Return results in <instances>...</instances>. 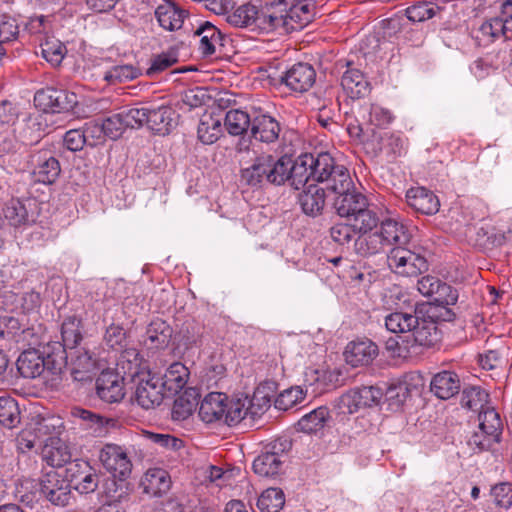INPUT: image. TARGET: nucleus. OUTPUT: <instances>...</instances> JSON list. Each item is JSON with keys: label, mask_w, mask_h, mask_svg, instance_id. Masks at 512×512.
I'll return each instance as SVG.
<instances>
[{"label": "nucleus", "mask_w": 512, "mask_h": 512, "mask_svg": "<svg viewBox=\"0 0 512 512\" xmlns=\"http://www.w3.org/2000/svg\"><path fill=\"white\" fill-rule=\"evenodd\" d=\"M313 18L311 0H276L260 10L255 5H241L228 14L227 22L235 27L255 25L266 31L283 28L289 32L303 29Z\"/></svg>", "instance_id": "f257e3e1"}, {"label": "nucleus", "mask_w": 512, "mask_h": 512, "mask_svg": "<svg viewBox=\"0 0 512 512\" xmlns=\"http://www.w3.org/2000/svg\"><path fill=\"white\" fill-rule=\"evenodd\" d=\"M240 180L243 184L259 188L265 184L281 185L285 173V164L281 157L259 152L254 147L240 151Z\"/></svg>", "instance_id": "f03ea898"}, {"label": "nucleus", "mask_w": 512, "mask_h": 512, "mask_svg": "<svg viewBox=\"0 0 512 512\" xmlns=\"http://www.w3.org/2000/svg\"><path fill=\"white\" fill-rule=\"evenodd\" d=\"M68 356L59 344L48 345L43 353L36 349L22 352L17 359V369L24 378H37L49 371H60Z\"/></svg>", "instance_id": "7ed1b4c3"}, {"label": "nucleus", "mask_w": 512, "mask_h": 512, "mask_svg": "<svg viewBox=\"0 0 512 512\" xmlns=\"http://www.w3.org/2000/svg\"><path fill=\"white\" fill-rule=\"evenodd\" d=\"M316 182H325L326 188L335 194L352 190L354 182L349 170L335 163L329 153L317 155Z\"/></svg>", "instance_id": "20e7f679"}, {"label": "nucleus", "mask_w": 512, "mask_h": 512, "mask_svg": "<svg viewBox=\"0 0 512 512\" xmlns=\"http://www.w3.org/2000/svg\"><path fill=\"white\" fill-rule=\"evenodd\" d=\"M281 161H283V164H285L287 168L283 176V183L289 180L291 185L296 190H299L306 188L307 185L316 181L315 168L317 165V157H314L312 154L302 155L294 162L288 156H281Z\"/></svg>", "instance_id": "39448f33"}, {"label": "nucleus", "mask_w": 512, "mask_h": 512, "mask_svg": "<svg viewBox=\"0 0 512 512\" xmlns=\"http://www.w3.org/2000/svg\"><path fill=\"white\" fill-rule=\"evenodd\" d=\"M389 268L400 275L414 277L428 270L426 258L401 246L392 248L387 255Z\"/></svg>", "instance_id": "423d86ee"}, {"label": "nucleus", "mask_w": 512, "mask_h": 512, "mask_svg": "<svg viewBox=\"0 0 512 512\" xmlns=\"http://www.w3.org/2000/svg\"><path fill=\"white\" fill-rule=\"evenodd\" d=\"M502 428L500 415L487 406L479 412L480 433H475L470 441L481 450H489L493 444L500 442Z\"/></svg>", "instance_id": "0eeeda50"}, {"label": "nucleus", "mask_w": 512, "mask_h": 512, "mask_svg": "<svg viewBox=\"0 0 512 512\" xmlns=\"http://www.w3.org/2000/svg\"><path fill=\"white\" fill-rule=\"evenodd\" d=\"M134 400L144 409L160 405L164 398L165 383L156 375L142 373L137 376Z\"/></svg>", "instance_id": "6e6552de"}, {"label": "nucleus", "mask_w": 512, "mask_h": 512, "mask_svg": "<svg viewBox=\"0 0 512 512\" xmlns=\"http://www.w3.org/2000/svg\"><path fill=\"white\" fill-rule=\"evenodd\" d=\"M134 111H139V114L142 112V116L137 120L136 128L145 124L154 133L167 135L176 125V113L169 106L134 108Z\"/></svg>", "instance_id": "1a4fd4ad"}, {"label": "nucleus", "mask_w": 512, "mask_h": 512, "mask_svg": "<svg viewBox=\"0 0 512 512\" xmlns=\"http://www.w3.org/2000/svg\"><path fill=\"white\" fill-rule=\"evenodd\" d=\"M64 477L81 494L94 492L98 487V475L89 462L76 459L68 463L64 468Z\"/></svg>", "instance_id": "9d476101"}, {"label": "nucleus", "mask_w": 512, "mask_h": 512, "mask_svg": "<svg viewBox=\"0 0 512 512\" xmlns=\"http://www.w3.org/2000/svg\"><path fill=\"white\" fill-rule=\"evenodd\" d=\"M34 103L44 112H68L77 104V96L73 92L47 87L36 92Z\"/></svg>", "instance_id": "9b49d317"}, {"label": "nucleus", "mask_w": 512, "mask_h": 512, "mask_svg": "<svg viewBox=\"0 0 512 512\" xmlns=\"http://www.w3.org/2000/svg\"><path fill=\"white\" fill-rule=\"evenodd\" d=\"M480 38L487 43L503 36L506 40L512 39V0H506L501 5L500 15L491 18L479 28Z\"/></svg>", "instance_id": "f8f14e48"}, {"label": "nucleus", "mask_w": 512, "mask_h": 512, "mask_svg": "<svg viewBox=\"0 0 512 512\" xmlns=\"http://www.w3.org/2000/svg\"><path fill=\"white\" fill-rule=\"evenodd\" d=\"M71 484L62 472L51 469L46 472L40 482V493L52 504L65 506L70 500Z\"/></svg>", "instance_id": "ddd939ff"}, {"label": "nucleus", "mask_w": 512, "mask_h": 512, "mask_svg": "<svg viewBox=\"0 0 512 512\" xmlns=\"http://www.w3.org/2000/svg\"><path fill=\"white\" fill-rule=\"evenodd\" d=\"M382 397L383 391L379 387H356L349 390L341 397V408L346 409L349 414H354L361 409L378 405Z\"/></svg>", "instance_id": "4468645a"}, {"label": "nucleus", "mask_w": 512, "mask_h": 512, "mask_svg": "<svg viewBox=\"0 0 512 512\" xmlns=\"http://www.w3.org/2000/svg\"><path fill=\"white\" fill-rule=\"evenodd\" d=\"M98 458L103 467L118 479L124 480L131 473V461L119 445L106 444L100 449Z\"/></svg>", "instance_id": "2eb2a0df"}, {"label": "nucleus", "mask_w": 512, "mask_h": 512, "mask_svg": "<svg viewBox=\"0 0 512 512\" xmlns=\"http://www.w3.org/2000/svg\"><path fill=\"white\" fill-rule=\"evenodd\" d=\"M404 139L395 133H374L372 138L364 143L367 153L373 156L385 154L389 158L401 155L404 150Z\"/></svg>", "instance_id": "dca6fc26"}, {"label": "nucleus", "mask_w": 512, "mask_h": 512, "mask_svg": "<svg viewBox=\"0 0 512 512\" xmlns=\"http://www.w3.org/2000/svg\"><path fill=\"white\" fill-rule=\"evenodd\" d=\"M251 136L265 144L275 143L281 133V125L277 119L262 111L252 114Z\"/></svg>", "instance_id": "f3484780"}, {"label": "nucleus", "mask_w": 512, "mask_h": 512, "mask_svg": "<svg viewBox=\"0 0 512 512\" xmlns=\"http://www.w3.org/2000/svg\"><path fill=\"white\" fill-rule=\"evenodd\" d=\"M3 215L14 227L29 225L36 220V201L31 198L11 199L3 208Z\"/></svg>", "instance_id": "a211bd4d"}, {"label": "nucleus", "mask_w": 512, "mask_h": 512, "mask_svg": "<svg viewBox=\"0 0 512 512\" xmlns=\"http://www.w3.org/2000/svg\"><path fill=\"white\" fill-rule=\"evenodd\" d=\"M316 80V72L312 65L299 62L292 65L281 76V82L290 90L303 93L308 91Z\"/></svg>", "instance_id": "6ab92c4d"}, {"label": "nucleus", "mask_w": 512, "mask_h": 512, "mask_svg": "<svg viewBox=\"0 0 512 512\" xmlns=\"http://www.w3.org/2000/svg\"><path fill=\"white\" fill-rule=\"evenodd\" d=\"M67 356L70 359L71 375L76 381L91 380L98 370L96 358L84 348L70 350Z\"/></svg>", "instance_id": "aec40b11"}, {"label": "nucleus", "mask_w": 512, "mask_h": 512, "mask_svg": "<svg viewBox=\"0 0 512 512\" xmlns=\"http://www.w3.org/2000/svg\"><path fill=\"white\" fill-rule=\"evenodd\" d=\"M96 393L107 403L120 402L125 396L123 379L113 371H103L96 380Z\"/></svg>", "instance_id": "412c9836"}, {"label": "nucleus", "mask_w": 512, "mask_h": 512, "mask_svg": "<svg viewBox=\"0 0 512 512\" xmlns=\"http://www.w3.org/2000/svg\"><path fill=\"white\" fill-rule=\"evenodd\" d=\"M172 334V327L166 321L156 318L147 326L142 342L147 350H162L169 345Z\"/></svg>", "instance_id": "4be33fe9"}, {"label": "nucleus", "mask_w": 512, "mask_h": 512, "mask_svg": "<svg viewBox=\"0 0 512 512\" xmlns=\"http://www.w3.org/2000/svg\"><path fill=\"white\" fill-rule=\"evenodd\" d=\"M378 355V347L369 339L350 342L344 352L345 360L353 367L368 365Z\"/></svg>", "instance_id": "5701e85b"}, {"label": "nucleus", "mask_w": 512, "mask_h": 512, "mask_svg": "<svg viewBox=\"0 0 512 512\" xmlns=\"http://www.w3.org/2000/svg\"><path fill=\"white\" fill-rule=\"evenodd\" d=\"M406 201L416 212L425 215H434L440 208L438 197L424 187L410 188L406 193Z\"/></svg>", "instance_id": "b1692460"}, {"label": "nucleus", "mask_w": 512, "mask_h": 512, "mask_svg": "<svg viewBox=\"0 0 512 512\" xmlns=\"http://www.w3.org/2000/svg\"><path fill=\"white\" fill-rule=\"evenodd\" d=\"M142 116L134 108L113 114L102 120L106 137L118 139L127 128H136L137 120Z\"/></svg>", "instance_id": "393cba45"}, {"label": "nucleus", "mask_w": 512, "mask_h": 512, "mask_svg": "<svg viewBox=\"0 0 512 512\" xmlns=\"http://www.w3.org/2000/svg\"><path fill=\"white\" fill-rule=\"evenodd\" d=\"M227 400V396L219 392H212L206 395L199 407V417L201 420L206 423L223 421Z\"/></svg>", "instance_id": "a878e982"}, {"label": "nucleus", "mask_w": 512, "mask_h": 512, "mask_svg": "<svg viewBox=\"0 0 512 512\" xmlns=\"http://www.w3.org/2000/svg\"><path fill=\"white\" fill-rule=\"evenodd\" d=\"M368 204L366 196L357 192L354 187L348 192L338 194L334 202L337 214L349 219L361 212Z\"/></svg>", "instance_id": "bb28decb"}, {"label": "nucleus", "mask_w": 512, "mask_h": 512, "mask_svg": "<svg viewBox=\"0 0 512 512\" xmlns=\"http://www.w3.org/2000/svg\"><path fill=\"white\" fill-rule=\"evenodd\" d=\"M413 346L431 348L437 345L442 338V332L438 326L427 317L419 319L412 330Z\"/></svg>", "instance_id": "cd10ccee"}, {"label": "nucleus", "mask_w": 512, "mask_h": 512, "mask_svg": "<svg viewBox=\"0 0 512 512\" xmlns=\"http://www.w3.org/2000/svg\"><path fill=\"white\" fill-rule=\"evenodd\" d=\"M430 389L435 396L446 400L459 392L460 379L455 372L441 371L433 376Z\"/></svg>", "instance_id": "c85d7f7f"}, {"label": "nucleus", "mask_w": 512, "mask_h": 512, "mask_svg": "<svg viewBox=\"0 0 512 512\" xmlns=\"http://www.w3.org/2000/svg\"><path fill=\"white\" fill-rule=\"evenodd\" d=\"M341 86L351 99H360L370 93V83L356 68H348L341 78Z\"/></svg>", "instance_id": "c756f323"}, {"label": "nucleus", "mask_w": 512, "mask_h": 512, "mask_svg": "<svg viewBox=\"0 0 512 512\" xmlns=\"http://www.w3.org/2000/svg\"><path fill=\"white\" fill-rule=\"evenodd\" d=\"M171 483L169 473L162 468L148 469L141 480L144 492L153 496L166 493Z\"/></svg>", "instance_id": "7c9ffc66"}, {"label": "nucleus", "mask_w": 512, "mask_h": 512, "mask_svg": "<svg viewBox=\"0 0 512 512\" xmlns=\"http://www.w3.org/2000/svg\"><path fill=\"white\" fill-rule=\"evenodd\" d=\"M380 236L383 238L385 246L397 245L401 246L408 243L410 234L406 227L392 218H386L380 222L378 230Z\"/></svg>", "instance_id": "2f4dec72"}, {"label": "nucleus", "mask_w": 512, "mask_h": 512, "mask_svg": "<svg viewBox=\"0 0 512 512\" xmlns=\"http://www.w3.org/2000/svg\"><path fill=\"white\" fill-rule=\"evenodd\" d=\"M299 203L305 214L319 215L325 206V190L315 183L307 185L299 195Z\"/></svg>", "instance_id": "473e14b6"}, {"label": "nucleus", "mask_w": 512, "mask_h": 512, "mask_svg": "<svg viewBox=\"0 0 512 512\" xmlns=\"http://www.w3.org/2000/svg\"><path fill=\"white\" fill-rule=\"evenodd\" d=\"M82 328L80 318L75 315L66 317L61 325L62 343L55 342L54 344L61 345L66 354L67 350L76 349L83 338Z\"/></svg>", "instance_id": "72a5a7b5"}, {"label": "nucleus", "mask_w": 512, "mask_h": 512, "mask_svg": "<svg viewBox=\"0 0 512 512\" xmlns=\"http://www.w3.org/2000/svg\"><path fill=\"white\" fill-rule=\"evenodd\" d=\"M421 318L419 305H417L414 313L397 311L388 314L385 317V326L388 331L396 334L412 332L415 324H417Z\"/></svg>", "instance_id": "f704fd0d"}, {"label": "nucleus", "mask_w": 512, "mask_h": 512, "mask_svg": "<svg viewBox=\"0 0 512 512\" xmlns=\"http://www.w3.org/2000/svg\"><path fill=\"white\" fill-rule=\"evenodd\" d=\"M155 16L161 27L172 31L182 27L186 11L167 1L156 8Z\"/></svg>", "instance_id": "c9c22d12"}, {"label": "nucleus", "mask_w": 512, "mask_h": 512, "mask_svg": "<svg viewBox=\"0 0 512 512\" xmlns=\"http://www.w3.org/2000/svg\"><path fill=\"white\" fill-rule=\"evenodd\" d=\"M195 35L200 37L199 50L204 56L213 55L216 51V46L223 45V37L220 30L208 21L199 25Z\"/></svg>", "instance_id": "e433bc0d"}, {"label": "nucleus", "mask_w": 512, "mask_h": 512, "mask_svg": "<svg viewBox=\"0 0 512 512\" xmlns=\"http://www.w3.org/2000/svg\"><path fill=\"white\" fill-rule=\"evenodd\" d=\"M199 393L196 388H187L174 400L172 416L175 420L187 419L199 404Z\"/></svg>", "instance_id": "4c0bfd02"}, {"label": "nucleus", "mask_w": 512, "mask_h": 512, "mask_svg": "<svg viewBox=\"0 0 512 512\" xmlns=\"http://www.w3.org/2000/svg\"><path fill=\"white\" fill-rule=\"evenodd\" d=\"M355 252L362 257H369L383 252L386 248L378 230L360 234L354 243Z\"/></svg>", "instance_id": "58836bf2"}, {"label": "nucleus", "mask_w": 512, "mask_h": 512, "mask_svg": "<svg viewBox=\"0 0 512 512\" xmlns=\"http://www.w3.org/2000/svg\"><path fill=\"white\" fill-rule=\"evenodd\" d=\"M188 378V368L180 362H174L168 367L164 377L161 379L163 383H165V389L173 393H178L185 387Z\"/></svg>", "instance_id": "ea45409f"}, {"label": "nucleus", "mask_w": 512, "mask_h": 512, "mask_svg": "<svg viewBox=\"0 0 512 512\" xmlns=\"http://www.w3.org/2000/svg\"><path fill=\"white\" fill-rule=\"evenodd\" d=\"M76 415L83 421L84 428L95 437L105 436L108 433L109 425L114 422L112 419L104 418L84 409L78 410Z\"/></svg>", "instance_id": "a19ab883"}, {"label": "nucleus", "mask_w": 512, "mask_h": 512, "mask_svg": "<svg viewBox=\"0 0 512 512\" xmlns=\"http://www.w3.org/2000/svg\"><path fill=\"white\" fill-rule=\"evenodd\" d=\"M252 115L239 109H233L226 113L225 126L231 135H242L251 130Z\"/></svg>", "instance_id": "79ce46f5"}, {"label": "nucleus", "mask_w": 512, "mask_h": 512, "mask_svg": "<svg viewBox=\"0 0 512 512\" xmlns=\"http://www.w3.org/2000/svg\"><path fill=\"white\" fill-rule=\"evenodd\" d=\"M328 417V409L326 407H318L299 419L297 422L298 430L304 433L317 432L324 427Z\"/></svg>", "instance_id": "37998d69"}, {"label": "nucleus", "mask_w": 512, "mask_h": 512, "mask_svg": "<svg viewBox=\"0 0 512 512\" xmlns=\"http://www.w3.org/2000/svg\"><path fill=\"white\" fill-rule=\"evenodd\" d=\"M198 138L204 144H213L222 133L221 119L213 115H204L198 125Z\"/></svg>", "instance_id": "c03bdc74"}, {"label": "nucleus", "mask_w": 512, "mask_h": 512, "mask_svg": "<svg viewBox=\"0 0 512 512\" xmlns=\"http://www.w3.org/2000/svg\"><path fill=\"white\" fill-rule=\"evenodd\" d=\"M61 167L59 161L50 156L48 158L38 157V165L34 170L37 180L44 184H52L59 177Z\"/></svg>", "instance_id": "a18cd8bd"}, {"label": "nucleus", "mask_w": 512, "mask_h": 512, "mask_svg": "<svg viewBox=\"0 0 512 512\" xmlns=\"http://www.w3.org/2000/svg\"><path fill=\"white\" fill-rule=\"evenodd\" d=\"M251 401L248 398L227 400V408L224 412L223 422L229 426H235L239 424L246 416L251 413L248 405Z\"/></svg>", "instance_id": "49530a36"}, {"label": "nucleus", "mask_w": 512, "mask_h": 512, "mask_svg": "<svg viewBox=\"0 0 512 512\" xmlns=\"http://www.w3.org/2000/svg\"><path fill=\"white\" fill-rule=\"evenodd\" d=\"M488 393L479 386L464 388L461 396V405L470 410L482 411L488 404Z\"/></svg>", "instance_id": "de8ad7c7"}, {"label": "nucleus", "mask_w": 512, "mask_h": 512, "mask_svg": "<svg viewBox=\"0 0 512 512\" xmlns=\"http://www.w3.org/2000/svg\"><path fill=\"white\" fill-rule=\"evenodd\" d=\"M449 306L439 303H422L419 304V314L421 317L429 318L436 325L439 322H449L455 317V313Z\"/></svg>", "instance_id": "09e8293b"}, {"label": "nucleus", "mask_w": 512, "mask_h": 512, "mask_svg": "<svg viewBox=\"0 0 512 512\" xmlns=\"http://www.w3.org/2000/svg\"><path fill=\"white\" fill-rule=\"evenodd\" d=\"M202 326L194 321L185 322L176 335L178 344L185 349L197 347L201 344Z\"/></svg>", "instance_id": "8fccbe9b"}, {"label": "nucleus", "mask_w": 512, "mask_h": 512, "mask_svg": "<svg viewBox=\"0 0 512 512\" xmlns=\"http://www.w3.org/2000/svg\"><path fill=\"white\" fill-rule=\"evenodd\" d=\"M285 504V496L280 488H268L258 498L257 507L262 512H279Z\"/></svg>", "instance_id": "3c124183"}, {"label": "nucleus", "mask_w": 512, "mask_h": 512, "mask_svg": "<svg viewBox=\"0 0 512 512\" xmlns=\"http://www.w3.org/2000/svg\"><path fill=\"white\" fill-rule=\"evenodd\" d=\"M282 464L275 456L263 452L254 460L253 470L260 476L272 477L280 472Z\"/></svg>", "instance_id": "603ef678"}, {"label": "nucleus", "mask_w": 512, "mask_h": 512, "mask_svg": "<svg viewBox=\"0 0 512 512\" xmlns=\"http://www.w3.org/2000/svg\"><path fill=\"white\" fill-rule=\"evenodd\" d=\"M306 392L300 386H293L283 390L275 399L274 406L278 410L286 411L304 400Z\"/></svg>", "instance_id": "864d4df0"}, {"label": "nucleus", "mask_w": 512, "mask_h": 512, "mask_svg": "<svg viewBox=\"0 0 512 512\" xmlns=\"http://www.w3.org/2000/svg\"><path fill=\"white\" fill-rule=\"evenodd\" d=\"M351 220L353 221L352 225L356 233L359 234L371 232L374 228H377L378 224L381 222L376 212L369 208V204Z\"/></svg>", "instance_id": "5fc2aeb1"}, {"label": "nucleus", "mask_w": 512, "mask_h": 512, "mask_svg": "<svg viewBox=\"0 0 512 512\" xmlns=\"http://www.w3.org/2000/svg\"><path fill=\"white\" fill-rule=\"evenodd\" d=\"M66 52V46L57 39H46L45 42L41 44L42 56L53 66L60 65Z\"/></svg>", "instance_id": "6e6d98bb"}, {"label": "nucleus", "mask_w": 512, "mask_h": 512, "mask_svg": "<svg viewBox=\"0 0 512 512\" xmlns=\"http://www.w3.org/2000/svg\"><path fill=\"white\" fill-rule=\"evenodd\" d=\"M140 74V70L133 65H117L105 73L104 79L111 84H117L134 80Z\"/></svg>", "instance_id": "4d7b16f0"}, {"label": "nucleus", "mask_w": 512, "mask_h": 512, "mask_svg": "<svg viewBox=\"0 0 512 512\" xmlns=\"http://www.w3.org/2000/svg\"><path fill=\"white\" fill-rule=\"evenodd\" d=\"M19 422V408L17 402L10 397H0V423L8 428Z\"/></svg>", "instance_id": "13d9d810"}, {"label": "nucleus", "mask_w": 512, "mask_h": 512, "mask_svg": "<svg viewBox=\"0 0 512 512\" xmlns=\"http://www.w3.org/2000/svg\"><path fill=\"white\" fill-rule=\"evenodd\" d=\"M37 126H39V124L31 119L24 120L15 128V137L24 145L37 143L41 136L39 129L36 128Z\"/></svg>", "instance_id": "bf43d9fd"}, {"label": "nucleus", "mask_w": 512, "mask_h": 512, "mask_svg": "<svg viewBox=\"0 0 512 512\" xmlns=\"http://www.w3.org/2000/svg\"><path fill=\"white\" fill-rule=\"evenodd\" d=\"M439 7L429 2H418L406 9L407 18L412 22H424L433 18Z\"/></svg>", "instance_id": "052dcab7"}, {"label": "nucleus", "mask_w": 512, "mask_h": 512, "mask_svg": "<svg viewBox=\"0 0 512 512\" xmlns=\"http://www.w3.org/2000/svg\"><path fill=\"white\" fill-rule=\"evenodd\" d=\"M117 477L107 479L104 484V492L111 502L122 503L128 497V487L124 480H116Z\"/></svg>", "instance_id": "680f3d73"}, {"label": "nucleus", "mask_w": 512, "mask_h": 512, "mask_svg": "<svg viewBox=\"0 0 512 512\" xmlns=\"http://www.w3.org/2000/svg\"><path fill=\"white\" fill-rule=\"evenodd\" d=\"M491 498L494 504L503 509H509L512 505V483L502 482L491 489Z\"/></svg>", "instance_id": "e2e57ef3"}, {"label": "nucleus", "mask_w": 512, "mask_h": 512, "mask_svg": "<svg viewBox=\"0 0 512 512\" xmlns=\"http://www.w3.org/2000/svg\"><path fill=\"white\" fill-rule=\"evenodd\" d=\"M178 61L177 50L171 48L161 54L155 56L152 60L151 66L147 69L146 73L149 76L155 73L161 72L170 66L174 65Z\"/></svg>", "instance_id": "0e129e2a"}, {"label": "nucleus", "mask_w": 512, "mask_h": 512, "mask_svg": "<svg viewBox=\"0 0 512 512\" xmlns=\"http://www.w3.org/2000/svg\"><path fill=\"white\" fill-rule=\"evenodd\" d=\"M81 130L83 135H85L87 145L90 147L103 142L106 137L102 121L92 120L86 122Z\"/></svg>", "instance_id": "69168bd1"}, {"label": "nucleus", "mask_w": 512, "mask_h": 512, "mask_svg": "<svg viewBox=\"0 0 512 512\" xmlns=\"http://www.w3.org/2000/svg\"><path fill=\"white\" fill-rule=\"evenodd\" d=\"M458 300V292L447 283L440 282L436 285L433 300L430 303H439L444 305H454Z\"/></svg>", "instance_id": "338daca9"}, {"label": "nucleus", "mask_w": 512, "mask_h": 512, "mask_svg": "<svg viewBox=\"0 0 512 512\" xmlns=\"http://www.w3.org/2000/svg\"><path fill=\"white\" fill-rule=\"evenodd\" d=\"M19 34V26L16 20L8 15H0V43L12 41Z\"/></svg>", "instance_id": "774afa93"}]
</instances>
